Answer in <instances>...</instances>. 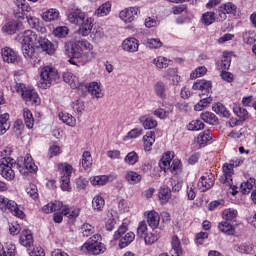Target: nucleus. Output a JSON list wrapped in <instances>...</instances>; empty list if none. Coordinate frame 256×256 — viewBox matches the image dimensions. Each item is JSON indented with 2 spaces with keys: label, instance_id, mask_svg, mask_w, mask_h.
I'll list each match as a JSON object with an SVG mask.
<instances>
[{
  "label": "nucleus",
  "instance_id": "nucleus-42",
  "mask_svg": "<svg viewBox=\"0 0 256 256\" xmlns=\"http://www.w3.org/2000/svg\"><path fill=\"white\" fill-rule=\"evenodd\" d=\"M222 171L225 177L224 183H226L227 185H231V182L233 181L231 177H233V173H234L233 167L229 163H226L223 165Z\"/></svg>",
  "mask_w": 256,
  "mask_h": 256
},
{
  "label": "nucleus",
  "instance_id": "nucleus-3",
  "mask_svg": "<svg viewBox=\"0 0 256 256\" xmlns=\"http://www.w3.org/2000/svg\"><path fill=\"white\" fill-rule=\"evenodd\" d=\"M65 51L70 59L71 65H75V60L73 59H89L91 51H93V44L87 40H80L76 42H66Z\"/></svg>",
  "mask_w": 256,
  "mask_h": 256
},
{
  "label": "nucleus",
  "instance_id": "nucleus-37",
  "mask_svg": "<svg viewBox=\"0 0 256 256\" xmlns=\"http://www.w3.org/2000/svg\"><path fill=\"white\" fill-rule=\"evenodd\" d=\"M212 110L217 115H220V117H226V118L231 117V113L229 112V110H227V107H225V105H223L221 102L214 104L212 106Z\"/></svg>",
  "mask_w": 256,
  "mask_h": 256
},
{
  "label": "nucleus",
  "instance_id": "nucleus-38",
  "mask_svg": "<svg viewBox=\"0 0 256 256\" xmlns=\"http://www.w3.org/2000/svg\"><path fill=\"white\" fill-rule=\"evenodd\" d=\"M237 215H238L237 210L233 208H228L222 212V219L230 223H235V221H237Z\"/></svg>",
  "mask_w": 256,
  "mask_h": 256
},
{
  "label": "nucleus",
  "instance_id": "nucleus-62",
  "mask_svg": "<svg viewBox=\"0 0 256 256\" xmlns=\"http://www.w3.org/2000/svg\"><path fill=\"white\" fill-rule=\"evenodd\" d=\"M26 193L31 197V199H38L39 198V190L35 184H29L26 187Z\"/></svg>",
  "mask_w": 256,
  "mask_h": 256
},
{
  "label": "nucleus",
  "instance_id": "nucleus-51",
  "mask_svg": "<svg viewBox=\"0 0 256 256\" xmlns=\"http://www.w3.org/2000/svg\"><path fill=\"white\" fill-rule=\"evenodd\" d=\"M255 187V178H250L246 182H242L240 189L244 195L251 193V189Z\"/></svg>",
  "mask_w": 256,
  "mask_h": 256
},
{
  "label": "nucleus",
  "instance_id": "nucleus-46",
  "mask_svg": "<svg viewBox=\"0 0 256 256\" xmlns=\"http://www.w3.org/2000/svg\"><path fill=\"white\" fill-rule=\"evenodd\" d=\"M213 139V132L206 130L198 135L197 141L200 145H207Z\"/></svg>",
  "mask_w": 256,
  "mask_h": 256
},
{
  "label": "nucleus",
  "instance_id": "nucleus-5",
  "mask_svg": "<svg viewBox=\"0 0 256 256\" xmlns=\"http://www.w3.org/2000/svg\"><path fill=\"white\" fill-rule=\"evenodd\" d=\"M60 79L59 71L53 66H44L40 68V89H49L51 85H55Z\"/></svg>",
  "mask_w": 256,
  "mask_h": 256
},
{
  "label": "nucleus",
  "instance_id": "nucleus-15",
  "mask_svg": "<svg viewBox=\"0 0 256 256\" xmlns=\"http://www.w3.org/2000/svg\"><path fill=\"white\" fill-rule=\"evenodd\" d=\"M121 47L122 51L126 53H137L139 51V40L135 37H128L123 40Z\"/></svg>",
  "mask_w": 256,
  "mask_h": 256
},
{
  "label": "nucleus",
  "instance_id": "nucleus-2",
  "mask_svg": "<svg viewBox=\"0 0 256 256\" xmlns=\"http://www.w3.org/2000/svg\"><path fill=\"white\" fill-rule=\"evenodd\" d=\"M68 21L72 25H78V33L82 37H89L91 31H93V23L95 19L89 17V15L81 10V8H74L68 13Z\"/></svg>",
  "mask_w": 256,
  "mask_h": 256
},
{
  "label": "nucleus",
  "instance_id": "nucleus-53",
  "mask_svg": "<svg viewBox=\"0 0 256 256\" xmlns=\"http://www.w3.org/2000/svg\"><path fill=\"white\" fill-rule=\"evenodd\" d=\"M53 34L58 39H65L69 35V28L67 26H59L53 31Z\"/></svg>",
  "mask_w": 256,
  "mask_h": 256
},
{
  "label": "nucleus",
  "instance_id": "nucleus-45",
  "mask_svg": "<svg viewBox=\"0 0 256 256\" xmlns=\"http://www.w3.org/2000/svg\"><path fill=\"white\" fill-rule=\"evenodd\" d=\"M79 213H81L79 208H69V206L64 207L62 212L67 219H75L76 217H79Z\"/></svg>",
  "mask_w": 256,
  "mask_h": 256
},
{
  "label": "nucleus",
  "instance_id": "nucleus-54",
  "mask_svg": "<svg viewBox=\"0 0 256 256\" xmlns=\"http://www.w3.org/2000/svg\"><path fill=\"white\" fill-rule=\"evenodd\" d=\"M72 109L76 115H83V111H85V103L83 100H75L72 103Z\"/></svg>",
  "mask_w": 256,
  "mask_h": 256
},
{
  "label": "nucleus",
  "instance_id": "nucleus-6",
  "mask_svg": "<svg viewBox=\"0 0 256 256\" xmlns=\"http://www.w3.org/2000/svg\"><path fill=\"white\" fill-rule=\"evenodd\" d=\"M0 159V175L7 181H13L15 179V171L13 168L17 165L15 159L7 157V150L1 152Z\"/></svg>",
  "mask_w": 256,
  "mask_h": 256
},
{
  "label": "nucleus",
  "instance_id": "nucleus-1",
  "mask_svg": "<svg viewBox=\"0 0 256 256\" xmlns=\"http://www.w3.org/2000/svg\"><path fill=\"white\" fill-rule=\"evenodd\" d=\"M21 45H35V47L42 49L48 55H53L57 51V45L53 44L49 39L38 37L33 30H26L21 32L16 37Z\"/></svg>",
  "mask_w": 256,
  "mask_h": 256
},
{
  "label": "nucleus",
  "instance_id": "nucleus-32",
  "mask_svg": "<svg viewBox=\"0 0 256 256\" xmlns=\"http://www.w3.org/2000/svg\"><path fill=\"white\" fill-rule=\"evenodd\" d=\"M111 7H112L111 2L107 1L102 5H100L98 9L95 10L94 15H96V17H107V15L111 13Z\"/></svg>",
  "mask_w": 256,
  "mask_h": 256
},
{
  "label": "nucleus",
  "instance_id": "nucleus-27",
  "mask_svg": "<svg viewBox=\"0 0 256 256\" xmlns=\"http://www.w3.org/2000/svg\"><path fill=\"white\" fill-rule=\"evenodd\" d=\"M200 119L207 123L208 125H219V118L213 113L209 111H204L200 114Z\"/></svg>",
  "mask_w": 256,
  "mask_h": 256
},
{
  "label": "nucleus",
  "instance_id": "nucleus-40",
  "mask_svg": "<svg viewBox=\"0 0 256 256\" xmlns=\"http://www.w3.org/2000/svg\"><path fill=\"white\" fill-rule=\"evenodd\" d=\"M58 117L60 121L64 122L69 127H75V125H77V119H75V117L69 113L61 112L59 113Z\"/></svg>",
  "mask_w": 256,
  "mask_h": 256
},
{
  "label": "nucleus",
  "instance_id": "nucleus-17",
  "mask_svg": "<svg viewBox=\"0 0 256 256\" xmlns=\"http://www.w3.org/2000/svg\"><path fill=\"white\" fill-rule=\"evenodd\" d=\"M67 205H64L63 202L59 200L52 201L41 208L42 213L49 215V213H55V211H62Z\"/></svg>",
  "mask_w": 256,
  "mask_h": 256
},
{
  "label": "nucleus",
  "instance_id": "nucleus-61",
  "mask_svg": "<svg viewBox=\"0 0 256 256\" xmlns=\"http://www.w3.org/2000/svg\"><path fill=\"white\" fill-rule=\"evenodd\" d=\"M141 135H143V128H133L126 134L125 139H138Z\"/></svg>",
  "mask_w": 256,
  "mask_h": 256
},
{
  "label": "nucleus",
  "instance_id": "nucleus-57",
  "mask_svg": "<svg viewBox=\"0 0 256 256\" xmlns=\"http://www.w3.org/2000/svg\"><path fill=\"white\" fill-rule=\"evenodd\" d=\"M124 161L127 165H135L139 161V155L135 151L129 152Z\"/></svg>",
  "mask_w": 256,
  "mask_h": 256
},
{
  "label": "nucleus",
  "instance_id": "nucleus-44",
  "mask_svg": "<svg viewBox=\"0 0 256 256\" xmlns=\"http://www.w3.org/2000/svg\"><path fill=\"white\" fill-rule=\"evenodd\" d=\"M23 117L27 129H33V125H35V120L33 119V113H31V110H29L28 108H24Z\"/></svg>",
  "mask_w": 256,
  "mask_h": 256
},
{
  "label": "nucleus",
  "instance_id": "nucleus-58",
  "mask_svg": "<svg viewBox=\"0 0 256 256\" xmlns=\"http://www.w3.org/2000/svg\"><path fill=\"white\" fill-rule=\"evenodd\" d=\"M147 222L145 220L139 222L137 227V237L143 239L148 234Z\"/></svg>",
  "mask_w": 256,
  "mask_h": 256
},
{
  "label": "nucleus",
  "instance_id": "nucleus-14",
  "mask_svg": "<svg viewBox=\"0 0 256 256\" xmlns=\"http://www.w3.org/2000/svg\"><path fill=\"white\" fill-rule=\"evenodd\" d=\"M144 217L150 229H158L159 223H161V215L155 210H148L144 212Z\"/></svg>",
  "mask_w": 256,
  "mask_h": 256
},
{
  "label": "nucleus",
  "instance_id": "nucleus-28",
  "mask_svg": "<svg viewBox=\"0 0 256 256\" xmlns=\"http://www.w3.org/2000/svg\"><path fill=\"white\" fill-rule=\"evenodd\" d=\"M26 19L31 29H36V31H40V33H45L47 31L45 27L41 26V22L39 18L29 15V16H26Z\"/></svg>",
  "mask_w": 256,
  "mask_h": 256
},
{
  "label": "nucleus",
  "instance_id": "nucleus-60",
  "mask_svg": "<svg viewBox=\"0 0 256 256\" xmlns=\"http://www.w3.org/2000/svg\"><path fill=\"white\" fill-rule=\"evenodd\" d=\"M115 225H117V221L113 214H108L105 220L106 231H113L115 229Z\"/></svg>",
  "mask_w": 256,
  "mask_h": 256
},
{
  "label": "nucleus",
  "instance_id": "nucleus-55",
  "mask_svg": "<svg viewBox=\"0 0 256 256\" xmlns=\"http://www.w3.org/2000/svg\"><path fill=\"white\" fill-rule=\"evenodd\" d=\"M187 129L188 131H201V129H205V124L201 120H192Z\"/></svg>",
  "mask_w": 256,
  "mask_h": 256
},
{
  "label": "nucleus",
  "instance_id": "nucleus-43",
  "mask_svg": "<svg viewBox=\"0 0 256 256\" xmlns=\"http://www.w3.org/2000/svg\"><path fill=\"white\" fill-rule=\"evenodd\" d=\"M153 65L157 67V69H167L169 67V63H171V60L163 57L158 56L152 60Z\"/></svg>",
  "mask_w": 256,
  "mask_h": 256
},
{
  "label": "nucleus",
  "instance_id": "nucleus-36",
  "mask_svg": "<svg viewBox=\"0 0 256 256\" xmlns=\"http://www.w3.org/2000/svg\"><path fill=\"white\" fill-rule=\"evenodd\" d=\"M171 244H172V249H171L172 256L183 255V248L181 247V241L179 240V237L173 236Z\"/></svg>",
  "mask_w": 256,
  "mask_h": 256
},
{
  "label": "nucleus",
  "instance_id": "nucleus-34",
  "mask_svg": "<svg viewBox=\"0 0 256 256\" xmlns=\"http://www.w3.org/2000/svg\"><path fill=\"white\" fill-rule=\"evenodd\" d=\"M9 113L0 115V135H5L8 129H11V123H9Z\"/></svg>",
  "mask_w": 256,
  "mask_h": 256
},
{
  "label": "nucleus",
  "instance_id": "nucleus-29",
  "mask_svg": "<svg viewBox=\"0 0 256 256\" xmlns=\"http://www.w3.org/2000/svg\"><path fill=\"white\" fill-rule=\"evenodd\" d=\"M211 87H213L211 81L202 79L195 82L192 89H194V91H206L209 93V91H211Z\"/></svg>",
  "mask_w": 256,
  "mask_h": 256
},
{
  "label": "nucleus",
  "instance_id": "nucleus-24",
  "mask_svg": "<svg viewBox=\"0 0 256 256\" xmlns=\"http://www.w3.org/2000/svg\"><path fill=\"white\" fill-rule=\"evenodd\" d=\"M42 19L46 23L58 21L59 20V10H57L55 8L46 10L45 12L42 13Z\"/></svg>",
  "mask_w": 256,
  "mask_h": 256
},
{
  "label": "nucleus",
  "instance_id": "nucleus-11",
  "mask_svg": "<svg viewBox=\"0 0 256 256\" xmlns=\"http://www.w3.org/2000/svg\"><path fill=\"white\" fill-rule=\"evenodd\" d=\"M37 46L35 45H23L22 46V53L25 57V59H28V61L33 65L34 67L36 65H39V62L41 61L39 59V53H37Z\"/></svg>",
  "mask_w": 256,
  "mask_h": 256
},
{
  "label": "nucleus",
  "instance_id": "nucleus-39",
  "mask_svg": "<svg viewBox=\"0 0 256 256\" xmlns=\"http://www.w3.org/2000/svg\"><path fill=\"white\" fill-rule=\"evenodd\" d=\"M154 91L159 99H167V86L159 81L154 85Z\"/></svg>",
  "mask_w": 256,
  "mask_h": 256
},
{
  "label": "nucleus",
  "instance_id": "nucleus-10",
  "mask_svg": "<svg viewBox=\"0 0 256 256\" xmlns=\"http://www.w3.org/2000/svg\"><path fill=\"white\" fill-rule=\"evenodd\" d=\"M141 15L139 6L128 7L120 11L119 18L124 23H133Z\"/></svg>",
  "mask_w": 256,
  "mask_h": 256
},
{
  "label": "nucleus",
  "instance_id": "nucleus-19",
  "mask_svg": "<svg viewBox=\"0 0 256 256\" xmlns=\"http://www.w3.org/2000/svg\"><path fill=\"white\" fill-rule=\"evenodd\" d=\"M23 27V24L18 21H10L2 26V32L6 33L7 35H15L19 29Z\"/></svg>",
  "mask_w": 256,
  "mask_h": 256
},
{
  "label": "nucleus",
  "instance_id": "nucleus-33",
  "mask_svg": "<svg viewBox=\"0 0 256 256\" xmlns=\"http://www.w3.org/2000/svg\"><path fill=\"white\" fill-rule=\"evenodd\" d=\"M65 83L71 87V89H77L79 87V78L71 72H66L63 75Z\"/></svg>",
  "mask_w": 256,
  "mask_h": 256
},
{
  "label": "nucleus",
  "instance_id": "nucleus-25",
  "mask_svg": "<svg viewBox=\"0 0 256 256\" xmlns=\"http://www.w3.org/2000/svg\"><path fill=\"white\" fill-rule=\"evenodd\" d=\"M173 157V152H166L160 160V169L163 171H169L171 169V161H173Z\"/></svg>",
  "mask_w": 256,
  "mask_h": 256
},
{
  "label": "nucleus",
  "instance_id": "nucleus-4",
  "mask_svg": "<svg viewBox=\"0 0 256 256\" xmlns=\"http://www.w3.org/2000/svg\"><path fill=\"white\" fill-rule=\"evenodd\" d=\"M12 91L21 95L27 105H41V98H39V94L35 91V88H27L23 83H16L12 86Z\"/></svg>",
  "mask_w": 256,
  "mask_h": 256
},
{
  "label": "nucleus",
  "instance_id": "nucleus-9",
  "mask_svg": "<svg viewBox=\"0 0 256 256\" xmlns=\"http://www.w3.org/2000/svg\"><path fill=\"white\" fill-rule=\"evenodd\" d=\"M238 10L239 8L237 7V4L233 2L222 3L217 9L218 21L221 23H223V21H227L228 15L235 17Z\"/></svg>",
  "mask_w": 256,
  "mask_h": 256
},
{
  "label": "nucleus",
  "instance_id": "nucleus-47",
  "mask_svg": "<svg viewBox=\"0 0 256 256\" xmlns=\"http://www.w3.org/2000/svg\"><path fill=\"white\" fill-rule=\"evenodd\" d=\"M217 19V16H215V12H205L202 17H201V21L204 25H206V27H209V25H213V23H215Z\"/></svg>",
  "mask_w": 256,
  "mask_h": 256
},
{
  "label": "nucleus",
  "instance_id": "nucleus-7",
  "mask_svg": "<svg viewBox=\"0 0 256 256\" xmlns=\"http://www.w3.org/2000/svg\"><path fill=\"white\" fill-rule=\"evenodd\" d=\"M114 241H119L120 249L129 247L133 241H135V233L127 232V226L121 225L113 235Z\"/></svg>",
  "mask_w": 256,
  "mask_h": 256
},
{
  "label": "nucleus",
  "instance_id": "nucleus-59",
  "mask_svg": "<svg viewBox=\"0 0 256 256\" xmlns=\"http://www.w3.org/2000/svg\"><path fill=\"white\" fill-rule=\"evenodd\" d=\"M146 47H149V49H160V47H163V42L157 38H148L146 40Z\"/></svg>",
  "mask_w": 256,
  "mask_h": 256
},
{
  "label": "nucleus",
  "instance_id": "nucleus-52",
  "mask_svg": "<svg viewBox=\"0 0 256 256\" xmlns=\"http://www.w3.org/2000/svg\"><path fill=\"white\" fill-rule=\"evenodd\" d=\"M82 167L83 169H89L91 165H93V157L91 156V152L84 151L82 154Z\"/></svg>",
  "mask_w": 256,
  "mask_h": 256
},
{
  "label": "nucleus",
  "instance_id": "nucleus-22",
  "mask_svg": "<svg viewBox=\"0 0 256 256\" xmlns=\"http://www.w3.org/2000/svg\"><path fill=\"white\" fill-rule=\"evenodd\" d=\"M155 137V132H146V134L142 138L144 151L149 152L153 149V145H155Z\"/></svg>",
  "mask_w": 256,
  "mask_h": 256
},
{
  "label": "nucleus",
  "instance_id": "nucleus-8",
  "mask_svg": "<svg viewBox=\"0 0 256 256\" xmlns=\"http://www.w3.org/2000/svg\"><path fill=\"white\" fill-rule=\"evenodd\" d=\"M61 172V189L62 191H71V175L73 174V166L67 162L58 164Z\"/></svg>",
  "mask_w": 256,
  "mask_h": 256
},
{
  "label": "nucleus",
  "instance_id": "nucleus-31",
  "mask_svg": "<svg viewBox=\"0 0 256 256\" xmlns=\"http://www.w3.org/2000/svg\"><path fill=\"white\" fill-rule=\"evenodd\" d=\"M15 244L7 243L5 247L0 244V256H17Z\"/></svg>",
  "mask_w": 256,
  "mask_h": 256
},
{
  "label": "nucleus",
  "instance_id": "nucleus-64",
  "mask_svg": "<svg viewBox=\"0 0 256 256\" xmlns=\"http://www.w3.org/2000/svg\"><path fill=\"white\" fill-rule=\"evenodd\" d=\"M207 74V67L205 66H200L197 67L191 74H190V79H197L199 77H203V75Z\"/></svg>",
  "mask_w": 256,
  "mask_h": 256
},
{
  "label": "nucleus",
  "instance_id": "nucleus-41",
  "mask_svg": "<svg viewBox=\"0 0 256 256\" xmlns=\"http://www.w3.org/2000/svg\"><path fill=\"white\" fill-rule=\"evenodd\" d=\"M105 207V198L100 194H97L92 199V208L94 211H103Z\"/></svg>",
  "mask_w": 256,
  "mask_h": 256
},
{
  "label": "nucleus",
  "instance_id": "nucleus-26",
  "mask_svg": "<svg viewBox=\"0 0 256 256\" xmlns=\"http://www.w3.org/2000/svg\"><path fill=\"white\" fill-rule=\"evenodd\" d=\"M141 179H143V176L136 171L129 170L125 174V181H127L129 185H137L141 183Z\"/></svg>",
  "mask_w": 256,
  "mask_h": 256
},
{
  "label": "nucleus",
  "instance_id": "nucleus-12",
  "mask_svg": "<svg viewBox=\"0 0 256 256\" xmlns=\"http://www.w3.org/2000/svg\"><path fill=\"white\" fill-rule=\"evenodd\" d=\"M93 241V239H89V241L84 243L82 246V251L92 253L93 255H101V253H105V251L107 250L105 244L99 241Z\"/></svg>",
  "mask_w": 256,
  "mask_h": 256
},
{
  "label": "nucleus",
  "instance_id": "nucleus-50",
  "mask_svg": "<svg viewBox=\"0 0 256 256\" xmlns=\"http://www.w3.org/2000/svg\"><path fill=\"white\" fill-rule=\"evenodd\" d=\"M233 111L239 119H242V121H245L247 117H249V112H247V109L242 108L240 104H234L233 105Z\"/></svg>",
  "mask_w": 256,
  "mask_h": 256
},
{
  "label": "nucleus",
  "instance_id": "nucleus-20",
  "mask_svg": "<svg viewBox=\"0 0 256 256\" xmlns=\"http://www.w3.org/2000/svg\"><path fill=\"white\" fill-rule=\"evenodd\" d=\"M23 209V205L17 204L14 200H12L8 206V211H10L14 217H18V219H25V212Z\"/></svg>",
  "mask_w": 256,
  "mask_h": 256
},
{
  "label": "nucleus",
  "instance_id": "nucleus-56",
  "mask_svg": "<svg viewBox=\"0 0 256 256\" xmlns=\"http://www.w3.org/2000/svg\"><path fill=\"white\" fill-rule=\"evenodd\" d=\"M212 102L213 98L211 97L203 98L194 106V109L196 111H203V109H207V106Z\"/></svg>",
  "mask_w": 256,
  "mask_h": 256
},
{
  "label": "nucleus",
  "instance_id": "nucleus-13",
  "mask_svg": "<svg viewBox=\"0 0 256 256\" xmlns=\"http://www.w3.org/2000/svg\"><path fill=\"white\" fill-rule=\"evenodd\" d=\"M213 185H215V176H213V174L211 173L204 174L198 181V189L202 193H205V191H209V189H211Z\"/></svg>",
  "mask_w": 256,
  "mask_h": 256
},
{
  "label": "nucleus",
  "instance_id": "nucleus-18",
  "mask_svg": "<svg viewBox=\"0 0 256 256\" xmlns=\"http://www.w3.org/2000/svg\"><path fill=\"white\" fill-rule=\"evenodd\" d=\"M86 89L94 99H101L104 95L101 83L99 82H90L86 84Z\"/></svg>",
  "mask_w": 256,
  "mask_h": 256
},
{
  "label": "nucleus",
  "instance_id": "nucleus-23",
  "mask_svg": "<svg viewBox=\"0 0 256 256\" xmlns=\"http://www.w3.org/2000/svg\"><path fill=\"white\" fill-rule=\"evenodd\" d=\"M114 179H117L116 176L113 175H100V176H94L92 178H90V183L92 185H99V186H103V185H107V183H109V181H114Z\"/></svg>",
  "mask_w": 256,
  "mask_h": 256
},
{
  "label": "nucleus",
  "instance_id": "nucleus-21",
  "mask_svg": "<svg viewBox=\"0 0 256 256\" xmlns=\"http://www.w3.org/2000/svg\"><path fill=\"white\" fill-rule=\"evenodd\" d=\"M20 245L23 247H31L33 244V233L29 229H24L20 232Z\"/></svg>",
  "mask_w": 256,
  "mask_h": 256
},
{
  "label": "nucleus",
  "instance_id": "nucleus-48",
  "mask_svg": "<svg viewBox=\"0 0 256 256\" xmlns=\"http://www.w3.org/2000/svg\"><path fill=\"white\" fill-rule=\"evenodd\" d=\"M158 197L162 204L168 203L171 199V189H169V187L160 188Z\"/></svg>",
  "mask_w": 256,
  "mask_h": 256
},
{
  "label": "nucleus",
  "instance_id": "nucleus-49",
  "mask_svg": "<svg viewBox=\"0 0 256 256\" xmlns=\"http://www.w3.org/2000/svg\"><path fill=\"white\" fill-rule=\"evenodd\" d=\"M234 249L235 251H237V253H240L241 255H249V253L253 251V245L249 243H242L236 245Z\"/></svg>",
  "mask_w": 256,
  "mask_h": 256
},
{
  "label": "nucleus",
  "instance_id": "nucleus-30",
  "mask_svg": "<svg viewBox=\"0 0 256 256\" xmlns=\"http://www.w3.org/2000/svg\"><path fill=\"white\" fill-rule=\"evenodd\" d=\"M139 122L143 126L144 129L149 130V129H155L157 127V121L153 117H148V116H140L139 117Z\"/></svg>",
  "mask_w": 256,
  "mask_h": 256
},
{
  "label": "nucleus",
  "instance_id": "nucleus-35",
  "mask_svg": "<svg viewBox=\"0 0 256 256\" xmlns=\"http://www.w3.org/2000/svg\"><path fill=\"white\" fill-rule=\"evenodd\" d=\"M218 229L225 235H235V226L230 224L227 220H224L218 224Z\"/></svg>",
  "mask_w": 256,
  "mask_h": 256
},
{
  "label": "nucleus",
  "instance_id": "nucleus-16",
  "mask_svg": "<svg viewBox=\"0 0 256 256\" xmlns=\"http://www.w3.org/2000/svg\"><path fill=\"white\" fill-rule=\"evenodd\" d=\"M4 63H19V54L9 47H4L1 51Z\"/></svg>",
  "mask_w": 256,
  "mask_h": 256
},
{
  "label": "nucleus",
  "instance_id": "nucleus-63",
  "mask_svg": "<svg viewBox=\"0 0 256 256\" xmlns=\"http://www.w3.org/2000/svg\"><path fill=\"white\" fill-rule=\"evenodd\" d=\"M24 167L28 171H35L37 169V165L33 162V158L30 154H27L24 158Z\"/></svg>",
  "mask_w": 256,
  "mask_h": 256
}]
</instances>
